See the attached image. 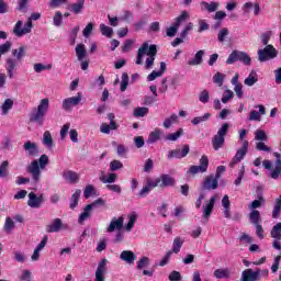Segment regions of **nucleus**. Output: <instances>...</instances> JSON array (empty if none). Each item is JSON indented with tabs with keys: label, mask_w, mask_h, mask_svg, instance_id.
Wrapping results in <instances>:
<instances>
[{
	"label": "nucleus",
	"mask_w": 281,
	"mask_h": 281,
	"mask_svg": "<svg viewBox=\"0 0 281 281\" xmlns=\"http://www.w3.org/2000/svg\"><path fill=\"white\" fill-rule=\"evenodd\" d=\"M78 32H80V26H76L70 31V34H69L70 45H76V38H78Z\"/></svg>",
	"instance_id": "obj_46"
},
{
	"label": "nucleus",
	"mask_w": 281,
	"mask_h": 281,
	"mask_svg": "<svg viewBox=\"0 0 281 281\" xmlns=\"http://www.w3.org/2000/svg\"><path fill=\"white\" fill-rule=\"evenodd\" d=\"M281 211V194L276 199L274 206L272 210V218H280Z\"/></svg>",
	"instance_id": "obj_36"
},
{
	"label": "nucleus",
	"mask_w": 281,
	"mask_h": 281,
	"mask_svg": "<svg viewBox=\"0 0 281 281\" xmlns=\"http://www.w3.org/2000/svg\"><path fill=\"white\" fill-rule=\"evenodd\" d=\"M260 276H265L269 278V270L265 269L261 270L257 268L255 271L254 269L249 268L241 272L240 281H260Z\"/></svg>",
	"instance_id": "obj_6"
},
{
	"label": "nucleus",
	"mask_w": 281,
	"mask_h": 281,
	"mask_svg": "<svg viewBox=\"0 0 281 281\" xmlns=\"http://www.w3.org/2000/svg\"><path fill=\"white\" fill-rule=\"evenodd\" d=\"M258 82V74L256 71H251L250 75L244 80V83L247 87H254Z\"/></svg>",
	"instance_id": "obj_34"
},
{
	"label": "nucleus",
	"mask_w": 281,
	"mask_h": 281,
	"mask_svg": "<svg viewBox=\"0 0 281 281\" xmlns=\"http://www.w3.org/2000/svg\"><path fill=\"white\" fill-rule=\"evenodd\" d=\"M229 133V123H224L212 138L213 150H221L225 146V137Z\"/></svg>",
	"instance_id": "obj_4"
},
{
	"label": "nucleus",
	"mask_w": 281,
	"mask_h": 281,
	"mask_svg": "<svg viewBox=\"0 0 281 281\" xmlns=\"http://www.w3.org/2000/svg\"><path fill=\"white\" fill-rule=\"evenodd\" d=\"M12 56H14V58L12 57L7 58V67H5L8 76L11 80L14 78V71H16V67L21 65V61L25 56V46H20L19 49H13Z\"/></svg>",
	"instance_id": "obj_1"
},
{
	"label": "nucleus",
	"mask_w": 281,
	"mask_h": 281,
	"mask_svg": "<svg viewBox=\"0 0 281 281\" xmlns=\"http://www.w3.org/2000/svg\"><path fill=\"white\" fill-rule=\"evenodd\" d=\"M178 120H179V116H177V114H171L170 117H167L164 121L162 125L165 128H170V126H172V123L178 122Z\"/></svg>",
	"instance_id": "obj_49"
},
{
	"label": "nucleus",
	"mask_w": 281,
	"mask_h": 281,
	"mask_svg": "<svg viewBox=\"0 0 281 281\" xmlns=\"http://www.w3.org/2000/svg\"><path fill=\"white\" fill-rule=\"evenodd\" d=\"M49 111V99H42L35 112L30 114V122H35L38 126H43L45 122V115Z\"/></svg>",
	"instance_id": "obj_3"
},
{
	"label": "nucleus",
	"mask_w": 281,
	"mask_h": 281,
	"mask_svg": "<svg viewBox=\"0 0 281 281\" xmlns=\"http://www.w3.org/2000/svg\"><path fill=\"white\" fill-rule=\"evenodd\" d=\"M135 221H137V215L134 213L130 216L127 224L125 225L126 232H131L135 227Z\"/></svg>",
	"instance_id": "obj_58"
},
{
	"label": "nucleus",
	"mask_w": 281,
	"mask_h": 281,
	"mask_svg": "<svg viewBox=\"0 0 281 281\" xmlns=\"http://www.w3.org/2000/svg\"><path fill=\"white\" fill-rule=\"evenodd\" d=\"M210 117H212V114L207 112L203 116H195L192 119L191 124H193V126H199L202 122H207Z\"/></svg>",
	"instance_id": "obj_38"
},
{
	"label": "nucleus",
	"mask_w": 281,
	"mask_h": 281,
	"mask_svg": "<svg viewBox=\"0 0 281 281\" xmlns=\"http://www.w3.org/2000/svg\"><path fill=\"white\" fill-rule=\"evenodd\" d=\"M147 56L149 57L146 59L145 68L150 69V67L155 65V57L157 56V45L151 44L150 46H148Z\"/></svg>",
	"instance_id": "obj_17"
},
{
	"label": "nucleus",
	"mask_w": 281,
	"mask_h": 281,
	"mask_svg": "<svg viewBox=\"0 0 281 281\" xmlns=\"http://www.w3.org/2000/svg\"><path fill=\"white\" fill-rule=\"evenodd\" d=\"M271 238H276L277 240H281V222L277 223L271 229Z\"/></svg>",
	"instance_id": "obj_39"
},
{
	"label": "nucleus",
	"mask_w": 281,
	"mask_h": 281,
	"mask_svg": "<svg viewBox=\"0 0 281 281\" xmlns=\"http://www.w3.org/2000/svg\"><path fill=\"white\" fill-rule=\"evenodd\" d=\"M166 74V61L160 63V68L158 71L154 70L151 74L148 75L147 79L149 82H153L156 78H161Z\"/></svg>",
	"instance_id": "obj_25"
},
{
	"label": "nucleus",
	"mask_w": 281,
	"mask_h": 281,
	"mask_svg": "<svg viewBox=\"0 0 281 281\" xmlns=\"http://www.w3.org/2000/svg\"><path fill=\"white\" fill-rule=\"evenodd\" d=\"M201 4L204 5V9L209 12H216V10H218V2L209 3L206 1H202Z\"/></svg>",
	"instance_id": "obj_45"
},
{
	"label": "nucleus",
	"mask_w": 281,
	"mask_h": 281,
	"mask_svg": "<svg viewBox=\"0 0 281 281\" xmlns=\"http://www.w3.org/2000/svg\"><path fill=\"white\" fill-rule=\"evenodd\" d=\"M105 203L106 202L102 198H99L91 204L86 205V207L83 209V212L79 215L78 223L80 224L85 223V221H87V218L91 216V213L89 212H91L93 207H98V205H105Z\"/></svg>",
	"instance_id": "obj_11"
},
{
	"label": "nucleus",
	"mask_w": 281,
	"mask_h": 281,
	"mask_svg": "<svg viewBox=\"0 0 281 281\" xmlns=\"http://www.w3.org/2000/svg\"><path fill=\"white\" fill-rule=\"evenodd\" d=\"M100 181H102V183H115V181H117V175L116 173H110L106 177L102 176L100 177Z\"/></svg>",
	"instance_id": "obj_53"
},
{
	"label": "nucleus",
	"mask_w": 281,
	"mask_h": 281,
	"mask_svg": "<svg viewBox=\"0 0 281 281\" xmlns=\"http://www.w3.org/2000/svg\"><path fill=\"white\" fill-rule=\"evenodd\" d=\"M181 247H183V240H181V237H176L173 239L172 250L169 251H172V254H179V251H181Z\"/></svg>",
	"instance_id": "obj_41"
},
{
	"label": "nucleus",
	"mask_w": 281,
	"mask_h": 281,
	"mask_svg": "<svg viewBox=\"0 0 281 281\" xmlns=\"http://www.w3.org/2000/svg\"><path fill=\"white\" fill-rule=\"evenodd\" d=\"M190 18V14H188V11H183L179 16L175 19L173 25L176 27H181V23H184V21H188Z\"/></svg>",
	"instance_id": "obj_35"
},
{
	"label": "nucleus",
	"mask_w": 281,
	"mask_h": 281,
	"mask_svg": "<svg viewBox=\"0 0 281 281\" xmlns=\"http://www.w3.org/2000/svg\"><path fill=\"white\" fill-rule=\"evenodd\" d=\"M249 222L251 225H255L256 227V234L258 238L262 239L265 238V228H262V217L260 216V211L254 210L249 213Z\"/></svg>",
	"instance_id": "obj_8"
},
{
	"label": "nucleus",
	"mask_w": 281,
	"mask_h": 281,
	"mask_svg": "<svg viewBox=\"0 0 281 281\" xmlns=\"http://www.w3.org/2000/svg\"><path fill=\"white\" fill-rule=\"evenodd\" d=\"M271 36H273V32H271V31L262 33V35H261L262 45H266V47H267V45H269V41H271Z\"/></svg>",
	"instance_id": "obj_62"
},
{
	"label": "nucleus",
	"mask_w": 281,
	"mask_h": 281,
	"mask_svg": "<svg viewBox=\"0 0 281 281\" xmlns=\"http://www.w3.org/2000/svg\"><path fill=\"white\" fill-rule=\"evenodd\" d=\"M100 32L102 36H106V38H111V36H113V29L105 24H100Z\"/></svg>",
	"instance_id": "obj_43"
},
{
	"label": "nucleus",
	"mask_w": 281,
	"mask_h": 281,
	"mask_svg": "<svg viewBox=\"0 0 281 281\" xmlns=\"http://www.w3.org/2000/svg\"><path fill=\"white\" fill-rule=\"evenodd\" d=\"M255 139L257 142H267L269 137L267 136V133L263 130H257L255 132Z\"/></svg>",
	"instance_id": "obj_47"
},
{
	"label": "nucleus",
	"mask_w": 281,
	"mask_h": 281,
	"mask_svg": "<svg viewBox=\"0 0 281 281\" xmlns=\"http://www.w3.org/2000/svg\"><path fill=\"white\" fill-rule=\"evenodd\" d=\"M69 12H72V14H82V11L85 10V0H77V2L68 4Z\"/></svg>",
	"instance_id": "obj_23"
},
{
	"label": "nucleus",
	"mask_w": 281,
	"mask_h": 281,
	"mask_svg": "<svg viewBox=\"0 0 281 281\" xmlns=\"http://www.w3.org/2000/svg\"><path fill=\"white\" fill-rule=\"evenodd\" d=\"M214 276L217 278V280H223L229 278L232 272H229V269L227 268H221L214 271Z\"/></svg>",
	"instance_id": "obj_30"
},
{
	"label": "nucleus",
	"mask_w": 281,
	"mask_h": 281,
	"mask_svg": "<svg viewBox=\"0 0 281 281\" xmlns=\"http://www.w3.org/2000/svg\"><path fill=\"white\" fill-rule=\"evenodd\" d=\"M63 178L66 181H69V183H78V179H80V177L78 176V173L76 171H64L63 172Z\"/></svg>",
	"instance_id": "obj_26"
},
{
	"label": "nucleus",
	"mask_w": 281,
	"mask_h": 281,
	"mask_svg": "<svg viewBox=\"0 0 281 281\" xmlns=\"http://www.w3.org/2000/svg\"><path fill=\"white\" fill-rule=\"evenodd\" d=\"M14 227V221H12V217H7L3 226L4 232L10 234Z\"/></svg>",
	"instance_id": "obj_48"
},
{
	"label": "nucleus",
	"mask_w": 281,
	"mask_h": 281,
	"mask_svg": "<svg viewBox=\"0 0 281 281\" xmlns=\"http://www.w3.org/2000/svg\"><path fill=\"white\" fill-rule=\"evenodd\" d=\"M24 150H26L29 157H36L38 155V144L31 140H26L23 145Z\"/></svg>",
	"instance_id": "obj_20"
},
{
	"label": "nucleus",
	"mask_w": 281,
	"mask_h": 281,
	"mask_svg": "<svg viewBox=\"0 0 281 281\" xmlns=\"http://www.w3.org/2000/svg\"><path fill=\"white\" fill-rule=\"evenodd\" d=\"M148 115V108H136L134 110V117H144Z\"/></svg>",
	"instance_id": "obj_57"
},
{
	"label": "nucleus",
	"mask_w": 281,
	"mask_h": 281,
	"mask_svg": "<svg viewBox=\"0 0 281 281\" xmlns=\"http://www.w3.org/2000/svg\"><path fill=\"white\" fill-rule=\"evenodd\" d=\"M43 203H45V196L43 194L37 196L34 192L29 193V207L38 209L41 205H43Z\"/></svg>",
	"instance_id": "obj_13"
},
{
	"label": "nucleus",
	"mask_w": 281,
	"mask_h": 281,
	"mask_svg": "<svg viewBox=\"0 0 281 281\" xmlns=\"http://www.w3.org/2000/svg\"><path fill=\"white\" fill-rule=\"evenodd\" d=\"M199 100L202 102V104H207L210 102V91L203 90L199 94Z\"/></svg>",
	"instance_id": "obj_60"
},
{
	"label": "nucleus",
	"mask_w": 281,
	"mask_h": 281,
	"mask_svg": "<svg viewBox=\"0 0 281 281\" xmlns=\"http://www.w3.org/2000/svg\"><path fill=\"white\" fill-rule=\"evenodd\" d=\"M182 277H181V272L173 270L170 272L169 274V281H181Z\"/></svg>",
	"instance_id": "obj_64"
},
{
	"label": "nucleus",
	"mask_w": 281,
	"mask_h": 281,
	"mask_svg": "<svg viewBox=\"0 0 281 281\" xmlns=\"http://www.w3.org/2000/svg\"><path fill=\"white\" fill-rule=\"evenodd\" d=\"M128 88V74H122V81H121V91L124 92Z\"/></svg>",
	"instance_id": "obj_61"
},
{
	"label": "nucleus",
	"mask_w": 281,
	"mask_h": 281,
	"mask_svg": "<svg viewBox=\"0 0 281 281\" xmlns=\"http://www.w3.org/2000/svg\"><path fill=\"white\" fill-rule=\"evenodd\" d=\"M122 168H124V164H122V161H120V160H112L110 162V170H111V172H115L117 170H122Z\"/></svg>",
	"instance_id": "obj_54"
},
{
	"label": "nucleus",
	"mask_w": 281,
	"mask_h": 281,
	"mask_svg": "<svg viewBox=\"0 0 281 281\" xmlns=\"http://www.w3.org/2000/svg\"><path fill=\"white\" fill-rule=\"evenodd\" d=\"M149 265H150V259L148 257H142L136 265V269L138 271H142L144 267H148Z\"/></svg>",
	"instance_id": "obj_50"
},
{
	"label": "nucleus",
	"mask_w": 281,
	"mask_h": 281,
	"mask_svg": "<svg viewBox=\"0 0 281 281\" xmlns=\"http://www.w3.org/2000/svg\"><path fill=\"white\" fill-rule=\"evenodd\" d=\"M120 258L127 265H133V262L137 260V256H135V252L131 250H123L120 255Z\"/></svg>",
	"instance_id": "obj_24"
},
{
	"label": "nucleus",
	"mask_w": 281,
	"mask_h": 281,
	"mask_svg": "<svg viewBox=\"0 0 281 281\" xmlns=\"http://www.w3.org/2000/svg\"><path fill=\"white\" fill-rule=\"evenodd\" d=\"M82 100V95L78 93L77 97L67 98L63 101V109L64 111H71V106H78L80 101Z\"/></svg>",
	"instance_id": "obj_15"
},
{
	"label": "nucleus",
	"mask_w": 281,
	"mask_h": 281,
	"mask_svg": "<svg viewBox=\"0 0 281 281\" xmlns=\"http://www.w3.org/2000/svg\"><path fill=\"white\" fill-rule=\"evenodd\" d=\"M53 24L55 27H60V25H63V13L60 11L55 12Z\"/></svg>",
	"instance_id": "obj_55"
},
{
	"label": "nucleus",
	"mask_w": 281,
	"mask_h": 281,
	"mask_svg": "<svg viewBox=\"0 0 281 281\" xmlns=\"http://www.w3.org/2000/svg\"><path fill=\"white\" fill-rule=\"evenodd\" d=\"M123 227H124V217L123 216H120L119 218L113 217L108 227V232L110 234L115 232V229L120 232V229H122Z\"/></svg>",
	"instance_id": "obj_21"
},
{
	"label": "nucleus",
	"mask_w": 281,
	"mask_h": 281,
	"mask_svg": "<svg viewBox=\"0 0 281 281\" xmlns=\"http://www.w3.org/2000/svg\"><path fill=\"white\" fill-rule=\"evenodd\" d=\"M183 135V128H179L176 133L168 134L165 139L168 142H177Z\"/></svg>",
	"instance_id": "obj_44"
},
{
	"label": "nucleus",
	"mask_w": 281,
	"mask_h": 281,
	"mask_svg": "<svg viewBox=\"0 0 281 281\" xmlns=\"http://www.w3.org/2000/svg\"><path fill=\"white\" fill-rule=\"evenodd\" d=\"M75 52L77 54L78 60H85V57L87 56L85 44H78L75 48Z\"/></svg>",
	"instance_id": "obj_37"
},
{
	"label": "nucleus",
	"mask_w": 281,
	"mask_h": 281,
	"mask_svg": "<svg viewBox=\"0 0 281 281\" xmlns=\"http://www.w3.org/2000/svg\"><path fill=\"white\" fill-rule=\"evenodd\" d=\"M274 157H276V161H274V168H272L273 164L271 162V160H263V168H266V170H270V177L271 179L278 180L280 179V175H281V154L280 153H273Z\"/></svg>",
	"instance_id": "obj_5"
},
{
	"label": "nucleus",
	"mask_w": 281,
	"mask_h": 281,
	"mask_svg": "<svg viewBox=\"0 0 281 281\" xmlns=\"http://www.w3.org/2000/svg\"><path fill=\"white\" fill-rule=\"evenodd\" d=\"M95 194V188L92 184H88L83 190L85 199H91Z\"/></svg>",
	"instance_id": "obj_52"
},
{
	"label": "nucleus",
	"mask_w": 281,
	"mask_h": 281,
	"mask_svg": "<svg viewBox=\"0 0 281 281\" xmlns=\"http://www.w3.org/2000/svg\"><path fill=\"white\" fill-rule=\"evenodd\" d=\"M243 63L246 66L251 65V57H249V54L240 50H233L227 60L226 65H234V63Z\"/></svg>",
	"instance_id": "obj_7"
},
{
	"label": "nucleus",
	"mask_w": 281,
	"mask_h": 281,
	"mask_svg": "<svg viewBox=\"0 0 281 281\" xmlns=\"http://www.w3.org/2000/svg\"><path fill=\"white\" fill-rule=\"evenodd\" d=\"M80 194H82V190L77 189L75 193L71 195L70 204H69L70 210H75L78 207V202L80 201Z\"/></svg>",
	"instance_id": "obj_27"
},
{
	"label": "nucleus",
	"mask_w": 281,
	"mask_h": 281,
	"mask_svg": "<svg viewBox=\"0 0 281 281\" xmlns=\"http://www.w3.org/2000/svg\"><path fill=\"white\" fill-rule=\"evenodd\" d=\"M12 106H14V101L12 99H5L4 103L2 104V115H8L10 110H12Z\"/></svg>",
	"instance_id": "obj_40"
},
{
	"label": "nucleus",
	"mask_w": 281,
	"mask_h": 281,
	"mask_svg": "<svg viewBox=\"0 0 281 281\" xmlns=\"http://www.w3.org/2000/svg\"><path fill=\"white\" fill-rule=\"evenodd\" d=\"M22 32H23V21L19 20L13 27V34H15V36L21 38V36L25 35V33H22Z\"/></svg>",
	"instance_id": "obj_42"
},
{
	"label": "nucleus",
	"mask_w": 281,
	"mask_h": 281,
	"mask_svg": "<svg viewBox=\"0 0 281 281\" xmlns=\"http://www.w3.org/2000/svg\"><path fill=\"white\" fill-rule=\"evenodd\" d=\"M257 199L250 203L249 207L250 210H252L251 212H254V210H258V207H262V204H265V196H262V193H258L257 194Z\"/></svg>",
	"instance_id": "obj_32"
},
{
	"label": "nucleus",
	"mask_w": 281,
	"mask_h": 281,
	"mask_svg": "<svg viewBox=\"0 0 281 281\" xmlns=\"http://www.w3.org/2000/svg\"><path fill=\"white\" fill-rule=\"evenodd\" d=\"M216 203V195L211 196L207 204L203 206V218H206V221L212 216V212H214V205Z\"/></svg>",
	"instance_id": "obj_19"
},
{
	"label": "nucleus",
	"mask_w": 281,
	"mask_h": 281,
	"mask_svg": "<svg viewBox=\"0 0 281 281\" xmlns=\"http://www.w3.org/2000/svg\"><path fill=\"white\" fill-rule=\"evenodd\" d=\"M42 142L44 146L48 148V150H52L54 148V138H52V133L49 131L44 132Z\"/></svg>",
	"instance_id": "obj_28"
},
{
	"label": "nucleus",
	"mask_w": 281,
	"mask_h": 281,
	"mask_svg": "<svg viewBox=\"0 0 281 281\" xmlns=\"http://www.w3.org/2000/svg\"><path fill=\"white\" fill-rule=\"evenodd\" d=\"M203 56H205V50H199L194 58L188 61V65L194 66V65H201L203 63Z\"/></svg>",
	"instance_id": "obj_33"
},
{
	"label": "nucleus",
	"mask_w": 281,
	"mask_h": 281,
	"mask_svg": "<svg viewBox=\"0 0 281 281\" xmlns=\"http://www.w3.org/2000/svg\"><path fill=\"white\" fill-rule=\"evenodd\" d=\"M234 98V91L232 90H225L223 97H222V102L223 104H227V102Z\"/></svg>",
	"instance_id": "obj_63"
},
{
	"label": "nucleus",
	"mask_w": 281,
	"mask_h": 281,
	"mask_svg": "<svg viewBox=\"0 0 281 281\" xmlns=\"http://www.w3.org/2000/svg\"><path fill=\"white\" fill-rule=\"evenodd\" d=\"M247 153H249V142L244 140L241 147L237 150L234 158L231 160L229 168H236V166L245 159Z\"/></svg>",
	"instance_id": "obj_9"
},
{
	"label": "nucleus",
	"mask_w": 281,
	"mask_h": 281,
	"mask_svg": "<svg viewBox=\"0 0 281 281\" xmlns=\"http://www.w3.org/2000/svg\"><path fill=\"white\" fill-rule=\"evenodd\" d=\"M190 153V145H183L181 149L170 150L167 158L168 159H183V157H188Z\"/></svg>",
	"instance_id": "obj_14"
},
{
	"label": "nucleus",
	"mask_w": 281,
	"mask_h": 281,
	"mask_svg": "<svg viewBox=\"0 0 281 281\" xmlns=\"http://www.w3.org/2000/svg\"><path fill=\"white\" fill-rule=\"evenodd\" d=\"M158 180L160 182L159 188H172L177 183V180L168 173L160 175Z\"/></svg>",
	"instance_id": "obj_18"
},
{
	"label": "nucleus",
	"mask_w": 281,
	"mask_h": 281,
	"mask_svg": "<svg viewBox=\"0 0 281 281\" xmlns=\"http://www.w3.org/2000/svg\"><path fill=\"white\" fill-rule=\"evenodd\" d=\"M161 139V130L156 128L151 133H149L147 144H155V142H159Z\"/></svg>",
	"instance_id": "obj_31"
},
{
	"label": "nucleus",
	"mask_w": 281,
	"mask_h": 281,
	"mask_svg": "<svg viewBox=\"0 0 281 281\" xmlns=\"http://www.w3.org/2000/svg\"><path fill=\"white\" fill-rule=\"evenodd\" d=\"M216 188H218V181L214 178V176H209L202 182L201 190L202 192H205V190L212 191L216 190Z\"/></svg>",
	"instance_id": "obj_16"
},
{
	"label": "nucleus",
	"mask_w": 281,
	"mask_h": 281,
	"mask_svg": "<svg viewBox=\"0 0 281 281\" xmlns=\"http://www.w3.org/2000/svg\"><path fill=\"white\" fill-rule=\"evenodd\" d=\"M278 56V50L273 45H267L265 48L258 50L259 63H267V60H273Z\"/></svg>",
	"instance_id": "obj_10"
},
{
	"label": "nucleus",
	"mask_w": 281,
	"mask_h": 281,
	"mask_svg": "<svg viewBox=\"0 0 281 281\" xmlns=\"http://www.w3.org/2000/svg\"><path fill=\"white\" fill-rule=\"evenodd\" d=\"M213 82L217 85L218 87H223V82H225V75L222 72H216L213 76Z\"/></svg>",
	"instance_id": "obj_51"
},
{
	"label": "nucleus",
	"mask_w": 281,
	"mask_h": 281,
	"mask_svg": "<svg viewBox=\"0 0 281 281\" xmlns=\"http://www.w3.org/2000/svg\"><path fill=\"white\" fill-rule=\"evenodd\" d=\"M8 166H10V162L8 160H4L0 165V178L4 179V177H8Z\"/></svg>",
	"instance_id": "obj_56"
},
{
	"label": "nucleus",
	"mask_w": 281,
	"mask_h": 281,
	"mask_svg": "<svg viewBox=\"0 0 281 281\" xmlns=\"http://www.w3.org/2000/svg\"><path fill=\"white\" fill-rule=\"evenodd\" d=\"M209 166H210V158L203 155L200 159V166H191L188 172L190 175H199V172H207Z\"/></svg>",
	"instance_id": "obj_12"
},
{
	"label": "nucleus",
	"mask_w": 281,
	"mask_h": 281,
	"mask_svg": "<svg viewBox=\"0 0 281 281\" xmlns=\"http://www.w3.org/2000/svg\"><path fill=\"white\" fill-rule=\"evenodd\" d=\"M63 229V220L60 218H55L52 224L46 225V232L47 234H54L58 233Z\"/></svg>",
	"instance_id": "obj_22"
},
{
	"label": "nucleus",
	"mask_w": 281,
	"mask_h": 281,
	"mask_svg": "<svg viewBox=\"0 0 281 281\" xmlns=\"http://www.w3.org/2000/svg\"><path fill=\"white\" fill-rule=\"evenodd\" d=\"M30 3V0H19L16 10L19 12H27V5Z\"/></svg>",
	"instance_id": "obj_59"
},
{
	"label": "nucleus",
	"mask_w": 281,
	"mask_h": 281,
	"mask_svg": "<svg viewBox=\"0 0 281 281\" xmlns=\"http://www.w3.org/2000/svg\"><path fill=\"white\" fill-rule=\"evenodd\" d=\"M49 164V157L43 154L38 160H33L30 166L26 167L29 175L32 176L34 183L41 181V169H45V166Z\"/></svg>",
	"instance_id": "obj_2"
},
{
	"label": "nucleus",
	"mask_w": 281,
	"mask_h": 281,
	"mask_svg": "<svg viewBox=\"0 0 281 281\" xmlns=\"http://www.w3.org/2000/svg\"><path fill=\"white\" fill-rule=\"evenodd\" d=\"M145 54H148V43L146 42L138 48V54L136 56V65H142V60Z\"/></svg>",
	"instance_id": "obj_29"
}]
</instances>
